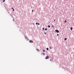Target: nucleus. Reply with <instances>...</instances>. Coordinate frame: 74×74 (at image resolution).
Instances as JSON below:
<instances>
[{
  "label": "nucleus",
  "instance_id": "f257e3e1",
  "mask_svg": "<svg viewBox=\"0 0 74 74\" xmlns=\"http://www.w3.org/2000/svg\"><path fill=\"white\" fill-rule=\"evenodd\" d=\"M55 31L56 32H57V33H59V31L58 29L56 30Z\"/></svg>",
  "mask_w": 74,
  "mask_h": 74
},
{
  "label": "nucleus",
  "instance_id": "f03ea898",
  "mask_svg": "<svg viewBox=\"0 0 74 74\" xmlns=\"http://www.w3.org/2000/svg\"><path fill=\"white\" fill-rule=\"evenodd\" d=\"M49 56L46 57V58H45V59H49Z\"/></svg>",
  "mask_w": 74,
  "mask_h": 74
},
{
  "label": "nucleus",
  "instance_id": "7ed1b4c3",
  "mask_svg": "<svg viewBox=\"0 0 74 74\" xmlns=\"http://www.w3.org/2000/svg\"><path fill=\"white\" fill-rule=\"evenodd\" d=\"M29 42H30L31 43H33V42L32 40H30L29 41Z\"/></svg>",
  "mask_w": 74,
  "mask_h": 74
},
{
  "label": "nucleus",
  "instance_id": "20e7f679",
  "mask_svg": "<svg viewBox=\"0 0 74 74\" xmlns=\"http://www.w3.org/2000/svg\"><path fill=\"white\" fill-rule=\"evenodd\" d=\"M71 30H73V27H71Z\"/></svg>",
  "mask_w": 74,
  "mask_h": 74
},
{
  "label": "nucleus",
  "instance_id": "39448f33",
  "mask_svg": "<svg viewBox=\"0 0 74 74\" xmlns=\"http://www.w3.org/2000/svg\"><path fill=\"white\" fill-rule=\"evenodd\" d=\"M64 23H66L67 22V21L66 20H65L64 21Z\"/></svg>",
  "mask_w": 74,
  "mask_h": 74
},
{
  "label": "nucleus",
  "instance_id": "423d86ee",
  "mask_svg": "<svg viewBox=\"0 0 74 74\" xmlns=\"http://www.w3.org/2000/svg\"><path fill=\"white\" fill-rule=\"evenodd\" d=\"M37 50V51H40V50H38V49H36Z\"/></svg>",
  "mask_w": 74,
  "mask_h": 74
},
{
  "label": "nucleus",
  "instance_id": "0eeeda50",
  "mask_svg": "<svg viewBox=\"0 0 74 74\" xmlns=\"http://www.w3.org/2000/svg\"><path fill=\"white\" fill-rule=\"evenodd\" d=\"M43 52H45V50H43Z\"/></svg>",
  "mask_w": 74,
  "mask_h": 74
},
{
  "label": "nucleus",
  "instance_id": "6e6552de",
  "mask_svg": "<svg viewBox=\"0 0 74 74\" xmlns=\"http://www.w3.org/2000/svg\"><path fill=\"white\" fill-rule=\"evenodd\" d=\"M3 2H5V0H2Z\"/></svg>",
  "mask_w": 74,
  "mask_h": 74
},
{
  "label": "nucleus",
  "instance_id": "1a4fd4ad",
  "mask_svg": "<svg viewBox=\"0 0 74 74\" xmlns=\"http://www.w3.org/2000/svg\"><path fill=\"white\" fill-rule=\"evenodd\" d=\"M49 49L48 48H47V51H48V50Z\"/></svg>",
  "mask_w": 74,
  "mask_h": 74
},
{
  "label": "nucleus",
  "instance_id": "9d476101",
  "mask_svg": "<svg viewBox=\"0 0 74 74\" xmlns=\"http://www.w3.org/2000/svg\"><path fill=\"white\" fill-rule=\"evenodd\" d=\"M65 40H67V38H65L64 39Z\"/></svg>",
  "mask_w": 74,
  "mask_h": 74
},
{
  "label": "nucleus",
  "instance_id": "9b49d317",
  "mask_svg": "<svg viewBox=\"0 0 74 74\" xmlns=\"http://www.w3.org/2000/svg\"><path fill=\"white\" fill-rule=\"evenodd\" d=\"M48 27H50V25H48Z\"/></svg>",
  "mask_w": 74,
  "mask_h": 74
},
{
  "label": "nucleus",
  "instance_id": "f8f14e48",
  "mask_svg": "<svg viewBox=\"0 0 74 74\" xmlns=\"http://www.w3.org/2000/svg\"><path fill=\"white\" fill-rule=\"evenodd\" d=\"M52 27H53V28H54V27L53 25L52 26Z\"/></svg>",
  "mask_w": 74,
  "mask_h": 74
},
{
  "label": "nucleus",
  "instance_id": "ddd939ff",
  "mask_svg": "<svg viewBox=\"0 0 74 74\" xmlns=\"http://www.w3.org/2000/svg\"><path fill=\"white\" fill-rule=\"evenodd\" d=\"M45 30H47V28L45 29Z\"/></svg>",
  "mask_w": 74,
  "mask_h": 74
},
{
  "label": "nucleus",
  "instance_id": "4468645a",
  "mask_svg": "<svg viewBox=\"0 0 74 74\" xmlns=\"http://www.w3.org/2000/svg\"><path fill=\"white\" fill-rule=\"evenodd\" d=\"M50 49H52V47H50Z\"/></svg>",
  "mask_w": 74,
  "mask_h": 74
},
{
  "label": "nucleus",
  "instance_id": "2eb2a0df",
  "mask_svg": "<svg viewBox=\"0 0 74 74\" xmlns=\"http://www.w3.org/2000/svg\"><path fill=\"white\" fill-rule=\"evenodd\" d=\"M36 25H38V23H36Z\"/></svg>",
  "mask_w": 74,
  "mask_h": 74
},
{
  "label": "nucleus",
  "instance_id": "dca6fc26",
  "mask_svg": "<svg viewBox=\"0 0 74 74\" xmlns=\"http://www.w3.org/2000/svg\"><path fill=\"white\" fill-rule=\"evenodd\" d=\"M43 54L44 55H45V53H43Z\"/></svg>",
  "mask_w": 74,
  "mask_h": 74
},
{
  "label": "nucleus",
  "instance_id": "f3484780",
  "mask_svg": "<svg viewBox=\"0 0 74 74\" xmlns=\"http://www.w3.org/2000/svg\"><path fill=\"white\" fill-rule=\"evenodd\" d=\"M32 12H33V11H34V10H32Z\"/></svg>",
  "mask_w": 74,
  "mask_h": 74
},
{
  "label": "nucleus",
  "instance_id": "a211bd4d",
  "mask_svg": "<svg viewBox=\"0 0 74 74\" xmlns=\"http://www.w3.org/2000/svg\"><path fill=\"white\" fill-rule=\"evenodd\" d=\"M38 25H40V23H38Z\"/></svg>",
  "mask_w": 74,
  "mask_h": 74
},
{
  "label": "nucleus",
  "instance_id": "6ab92c4d",
  "mask_svg": "<svg viewBox=\"0 0 74 74\" xmlns=\"http://www.w3.org/2000/svg\"><path fill=\"white\" fill-rule=\"evenodd\" d=\"M42 29H43V30H44V28H42Z\"/></svg>",
  "mask_w": 74,
  "mask_h": 74
},
{
  "label": "nucleus",
  "instance_id": "aec40b11",
  "mask_svg": "<svg viewBox=\"0 0 74 74\" xmlns=\"http://www.w3.org/2000/svg\"><path fill=\"white\" fill-rule=\"evenodd\" d=\"M25 39H27V38H26V37H25Z\"/></svg>",
  "mask_w": 74,
  "mask_h": 74
},
{
  "label": "nucleus",
  "instance_id": "412c9836",
  "mask_svg": "<svg viewBox=\"0 0 74 74\" xmlns=\"http://www.w3.org/2000/svg\"><path fill=\"white\" fill-rule=\"evenodd\" d=\"M44 33H45V34H46V33L44 32Z\"/></svg>",
  "mask_w": 74,
  "mask_h": 74
},
{
  "label": "nucleus",
  "instance_id": "4be33fe9",
  "mask_svg": "<svg viewBox=\"0 0 74 74\" xmlns=\"http://www.w3.org/2000/svg\"><path fill=\"white\" fill-rule=\"evenodd\" d=\"M57 36H59V34H57Z\"/></svg>",
  "mask_w": 74,
  "mask_h": 74
},
{
  "label": "nucleus",
  "instance_id": "5701e85b",
  "mask_svg": "<svg viewBox=\"0 0 74 74\" xmlns=\"http://www.w3.org/2000/svg\"><path fill=\"white\" fill-rule=\"evenodd\" d=\"M13 11H14V9H13Z\"/></svg>",
  "mask_w": 74,
  "mask_h": 74
},
{
  "label": "nucleus",
  "instance_id": "b1692460",
  "mask_svg": "<svg viewBox=\"0 0 74 74\" xmlns=\"http://www.w3.org/2000/svg\"><path fill=\"white\" fill-rule=\"evenodd\" d=\"M50 61H52V60L50 59Z\"/></svg>",
  "mask_w": 74,
  "mask_h": 74
},
{
  "label": "nucleus",
  "instance_id": "393cba45",
  "mask_svg": "<svg viewBox=\"0 0 74 74\" xmlns=\"http://www.w3.org/2000/svg\"><path fill=\"white\" fill-rule=\"evenodd\" d=\"M12 9H13V8H12Z\"/></svg>",
  "mask_w": 74,
  "mask_h": 74
},
{
  "label": "nucleus",
  "instance_id": "a878e982",
  "mask_svg": "<svg viewBox=\"0 0 74 74\" xmlns=\"http://www.w3.org/2000/svg\"><path fill=\"white\" fill-rule=\"evenodd\" d=\"M54 21H55V19H54Z\"/></svg>",
  "mask_w": 74,
  "mask_h": 74
}]
</instances>
